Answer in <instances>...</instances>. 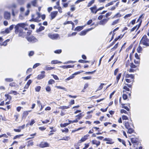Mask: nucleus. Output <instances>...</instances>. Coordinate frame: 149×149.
I'll use <instances>...</instances> for the list:
<instances>
[{"instance_id":"33","label":"nucleus","mask_w":149,"mask_h":149,"mask_svg":"<svg viewBox=\"0 0 149 149\" xmlns=\"http://www.w3.org/2000/svg\"><path fill=\"white\" fill-rule=\"evenodd\" d=\"M54 68V67H48V66H46L44 70H48L53 69Z\"/></svg>"},{"instance_id":"30","label":"nucleus","mask_w":149,"mask_h":149,"mask_svg":"<svg viewBox=\"0 0 149 149\" xmlns=\"http://www.w3.org/2000/svg\"><path fill=\"white\" fill-rule=\"evenodd\" d=\"M37 0H34L31 1V3L32 5L34 6H36L37 4Z\"/></svg>"},{"instance_id":"41","label":"nucleus","mask_w":149,"mask_h":149,"mask_svg":"<svg viewBox=\"0 0 149 149\" xmlns=\"http://www.w3.org/2000/svg\"><path fill=\"white\" fill-rule=\"evenodd\" d=\"M5 80L6 82H11L12 81H13V79L12 78H6L5 79Z\"/></svg>"},{"instance_id":"61","label":"nucleus","mask_w":149,"mask_h":149,"mask_svg":"<svg viewBox=\"0 0 149 149\" xmlns=\"http://www.w3.org/2000/svg\"><path fill=\"white\" fill-rule=\"evenodd\" d=\"M74 77V76H73V75H71V76L67 78L66 79V80L68 81L70 79H73Z\"/></svg>"},{"instance_id":"13","label":"nucleus","mask_w":149,"mask_h":149,"mask_svg":"<svg viewBox=\"0 0 149 149\" xmlns=\"http://www.w3.org/2000/svg\"><path fill=\"white\" fill-rule=\"evenodd\" d=\"M91 30V29H88L87 30H83L81 32L79 33V34L80 36H84L87 33L88 31H89Z\"/></svg>"},{"instance_id":"8","label":"nucleus","mask_w":149,"mask_h":149,"mask_svg":"<svg viewBox=\"0 0 149 149\" xmlns=\"http://www.w3.org/2000/svg\"><path fill=\"white\" fill-rule=\"evenodd\" d=\"M49 144L47 142H42L39 145L40 148H44L45 147H49Z\"/></svg>"},{"instance_id":"2","label":"nucleus","mask_w":149,"mask_h":149,"mask_svg":"<svg viewBox=\"0 0 149 149\" xmlns=\"http://www.w3.org/2000/svg\"><path fill=\"white\" fill-rule=\"evenodd\" d=\"M25 24L24 23H19L17 24L15 26V31L16 33H17L18 32L21 33L22 29L25 27Z\"/></svg>"},{"instance_id":"24","label":"nucleus","mask_w":149,"mask_h":149,"mask_svg":"<svg viewBox=\"0 0 149 149\" xmlns=\"http://www.w3.org/2000/svg\"><path fill=\"white\" fill-rule=\"evenodd\" d=\"M45 77V75L44 74H42L38 76L37 78L39 79H40L43 78Z\"/></svg>"},{"instance_id":"31","label":"nucleus","mask_w":149,"mask_h":149,"mask_svg":"<svg viewBox=\"0 0 149 149\" xmlns=\"http://www.w3.org/2000/svg\"><path fill=\"white\" fill-rule=\"evenodd\" d=\"M55 87L56 88H57L62 89L63 90H64L65 91H67V89L64 87H61V86H55Z\"/></svg>"},{"instance_id":"11","label":"nucleus","mask_w":149,"mask_h":149,"mask_svg":"<svg viewBox=\"0 0 149 149\" xmlns=\"http://www.w3.org/2000/svg\"><path fill=\"white\" fill-rule=\"evenodd\" d=\"M4 18L7 19H9L10 18V14L9 12L5 11L4 13Z\"/></svg>"},{"instance_id":"15","label":"nucleus","mask_w":149,"mask_h":149,"mask_svg":"<svg viewBox=\"0 0 149 149\" xmlns=\"http://www.w3.org/2000/svg\"><path fill=\"white\" fill-rule=\"evenodd\" d=\"M124 123L125 127L127 129H129L131 127V126H133V124H130L128 122H126V121H125Z\"/></svg>"},{"instance_id":"9","label":"nucleus","mask_w":149,"mask_h":149,"mask_svg":"<svg viewBox=\"0 0 149 149\" xmlns=\"http://www.w3.org/2000/svg\"><path fill=\"white\" fill-rule=\"evenodd\" d=\"M109 19V18H108L107 19H104L100 21L99 23V24L101 25H104L107 23Z\"/></svg>"},{"instance_id":"1","label":"nucleus","mask_w":149,"mask_h":149,"mask_svg":"<svg viewBox=\"0 0 149 149\" xmlns=\"http://www.w3.org/2000/svg\"><path fill=\"white\" fill-rule=\"evenodd\" d=\"M36 15L37 16V17L35 18L34 17V15H33L32 16V18L30 20V21H32L35 22H39L41 21L40 19V17H41L42 20H44L45 18V15L44 14L42 15H41L40 13L39 12H36Z\"/></svg>"},{"instance_id":"32","label":"nucleus","mask_w":149,"mask_h":149,"mask_svg":"<svg viewBox=\"0 0 149 149\" xmlns=\"http://www.w3.org/2000/svg\"><path fill=\"white\" fill-rule=\"evenodd\" d=\"M127 129L128 130L127 133L131 134L134 132V130L131 127Z\"/></svg>"},{"instance_id":"45","label":"nucleus","mask_w":149,"mask_h":149,"mask_svg":"<svg viewBox=\"0 0 149 149\" xmlns=\"http://www.w3.org/2000/svg\"><path fill=\"white\" fill-rule=\"evenodd\" d=\"M14 117L15 118V120L16 121H18V117L19 116V114H16L15 115Z\"/></svg>"},{"instance_id":"12","label":"nucleus","mask_w":149,"mask_h":149,"mask_svg":"<svg viewBox=\"0 0 149 149\" xmlns=\"http://www.w3.org/2000/svg\"><path fill=\"white\" fill-rule=\"evenodd\" d=\"M131 142L132 143H135L134 144V146L135 147V143L138 141V138L136 137H131Z\"/></svg>"},{"instance_id":"42","label":"nucleus","mask_w":149,"mask_h":149,"mask_svg":"<svg viewBox=\"0 0 149 149\" xmlns=\"http://www.w3.org/2000/svg\"><path fill=\"white\" fill-rule=\"evenodd\" d=\"M69 124V123H65L63 124H61L60 126L61 127H65Z\"/></svg>"},{"instance_id":"40","label":"nucleus","mask_w":149,"mask_h":149,"mask_svg":"<svg viewBox=\"0 0 149 149\" xmlns=\"http://www.w3.org/2000/svg\"><path fill=\"white\" fill-rule=\"evenodd\" d=\"M45 29L44 27L43 26H40L39 29L37 30V32H40V31H42V30H43Z\"/></svg>"},{"instance_id":"29","label":"nucleus","mask_w":149,"mask_h":149,"mask_svg":"<svg viewBox=\"0 0 149 149\" xmlns=\"http://www.w3.org/2000/svg\"><path fill=\"white\" fill-rule=\"evenodd\" d=\"M84 116V115L82 113H80L79 115L76 116V117H77V119L79 120L81 119Z\"/></svg>"},{"instance_id":"53","label":"nucleus","mask_w":149,"mask_h":149,"mask_svg":"<svg viewBox=\"0 0 149 149\" xmlns=\"http://www.w3.org/2000/svg\"><path fill=\"white\" fill-rule=\"evenodd\" d=\"M123 98L124 100H126L127 98V95L125 94H123Z\"/></svg>"},{"instance_id":"35","label":"nucleus","mask_w":149,"mask_h":149,"mask_svg":"<svg viewBox=\"0 0 149 149\" xmlns=\"http://www.w3.org/2000/svg\"><path fill=\"white\" fill-rule=\"evenodd\" d=\"M122 74L119 73L117 76L116 77V79L117 81V83L119 79H120L121 76Z\"/></svg>"},{"instance_id":"44","label":"nucleus","mask_w":149,"mask_h":149,"mask_svg":"<svg viewBox=\"0 0 149 149\" xmlns=\"http://www.w3.org/2000/svg\"><path fill=\"white\" fill-rule=\"evenodd\" d=\"M78 62L80 63H86L88 62V61H84L82 60H79Z\"/></svg>"},{"instance_id":"51","label":"nucleus","mask_w":149,"mask_h":149,"mask_svg":"<svg viewBox=\"0 0 149 149\" xmlns=\"http://www.w3.org/2000/svg\"><path fill=\"white\" fill-rule=\"evenodd\" d=\"M113 4V1H111L109 3L106 4L105 5V7H107Z\"/></svg>"},{"instance_id":"34","label":"nucleus","mask_w":149,"mask_h":149,"mask_svg":"<svg viewBox=\"0 0 149 149\" xmlns=\"http://www.w3.org/2000/svg\"><path fill=\"white\" fill-rule=\"evenodd\" d=\"M61 63V62H58L57 60L52 61L51 62V63L52 64H56L58 63Z\"/></svg>"},{"instance_id":"47","label":"nucleus","mask_w":149,"mask_h":149,"mask_svg":"<svg viewBox=\"0 0 149 149\" xmlns=\"http://www.w3.org/2000/svg\"><path fill=\"white\" fill-rule=\"evenodd\" d=\"M77 34V33L76 32H73V33H72L71 34H68V37H71V36H75Z\"/></svg>"},{"instance_id":"59","label":"nucleus","mask_w":149,"mask_h":149,"mask_svg":"<svg viewBox=\"0 0 149 149\" xmlns=\"http://www.w3.org/2000/svg\"><path fill=\"white\" fill-rule=\"evenodd\" d=\"M40 65V64L39 63H36V64L34 65L33 66V68H35L39 66Z\"/></svg>"},{"instance_id":"5","label":"nucleus","mask_w":149,"mask_h":149,"mask_svg":"<svg viewBox=\"0 0 149 149\" xmlns=\"http://www.w3.org/2000/svg\"><path fill=\"white\" fill-rule=\"evenodd\" d=\"M28 41L30 42H34L38 41V40L35 37L33 36H30L26 37Z\"/></svg>"},{"instance_id":"7","label":"nucleus","mask_w":149,"mask_h":149,"mask_svg":"<svg viewBox=\"0 0 149 149\" xmlns=\"http://www.w3.org/2000/svg\"><path fill=\"white\" fill-rule=\"evenodd\" d=\"M49 37L53 40H55L59 36L58 34H49L48 35Z\"/></svg>"},{"instance_id":"62","label":"nucleus","mask_w":149,"mask_h":149,"mask_svg":"<svg viewBox=\"0 0 149 149\" xmlns=\"http://www.w3.org/2000/svg\"><path fill=\"white\" fill-rule=\"evenodd\" d=\"M52 76H53V77L56 80H58L59 78L56 75L54 74H52Z\"/></svg>"},{"instance_id":"6","label":"nucleus","mask_w":149,"mask_h":149,"mask_svg":"<svg viewBox=\"0 0 149 149\" xmlns=\"http://www.w3.org/2000/svg\"><path fill=\"white\" fill-rule=\"evenodd\" d=\"M58 13L57 11H54L51 12L49 15L50 19L52 20L54 19L57 16Z\"/></svg>"},{"instance_id":"28","label":"nucleus","mask_w":149,"mask_h":149,"mask_svg":"<svg viewBox=\"0 0 149 149\" xmlns=\"http://www.w3.org/2000/svg\"><path fill=\"white\" fill-rule=\"evenodd\" d=\"M119 19H117L114 21L112 23L111 25H115L119 22Z\"/></svg>"},{"instance_id":"18","label":"nucleus","mask_w":149,"mask_h":149,"mask_svg":"<svg viewBox=\"0 0 149 149\" xmlns=\"http://www.w3.org/2000/svg\"><path fill=\"white\" fill-rule=\"evenodd\" d=\"M61 67L64 68H68L74 67V65H63Z\"/></svg>"},{"instance_id":"60","label":"nucleus","mask_w":149,"mask_h":149,"mask_svg":"<svg viewBox=\"0 0 149 149\" xmlns=\"http://www.w3.org/2000/svg\"><path fill=\"white\" fill-rule=\"evenodd\" d=\"M104 8V7H102L99 8L97 10H96L95 12V14H96L97 12L99 10H101Z\"/></svg>"},{"instance_id":"19","label":"nucleus","mask_w":149,"mask_h":149,"mask_svg":"<svg viewBox=\"0 0 149 149\" xmlns=\"http://www.w3.org/2000/svg\"><path fill=\"white\" fill-rule=\"evenodd\" d=\"M89 136V135L88 134H87L86 135H85L83 137H82L81 140H80V141H81V142H83L85 141H86L87 139V138Z\"/></svg>"},{"instance_id":"23","label":"nucleus","mask_w":149,"mask_h":149,"mask_svg":"<svg viewBox=\"0 0 149 149\" xmlns=\"http://www.w3.org/2000/svg\"><path fill=\"white\" fill-rule=\"evenodd\" d=\"M70 139V138L69 136H65L63 137L62 138L60 139L59 140H64L65 141H68Z\"/></svg>"},{"instance_id":"20","label":"nucleus","mask_w":149,"mask_h":149,"mask_svg":"<svg viewBox=\"0 0 149 149\" xmlns=\"http://www.w3.org/2000/svg\"><path fill=\"white\" fill-rule=\"evenodd\" d=\"M91 12L93 13H95L96 10H97L96 6H94L93 7L90 8Z\"/></svg>"},{"instance_id":"39","label":"nucleus","mask_w":149,"mask_h":149,"mask_svg":"<svg viewBox=\"0 0 149 149\" xmlns=\"http://www.w3.org/2000/svg\"><path fill=\"white\" fill-rule=\"evenodd\" d=\"M94 2V0H92L88 4L87 6L89 7Z\"/></svg>"},{"instance_id":"54","label":"nucleus","mask_w":149,"mask_h":149,"mask_svg":"<svg viewBox=\"0 0 149 149\" xmlns=\"http://www.w3.org/2000/svg\"><path fill=\"white\" fill-rule=\"evenodd\" d=\"M72 22H73L72 21H68L64 22L63 24L64 25H65L68 24H71L72 23Z\"/></svg>"},{"instance_id":"36","label":"nucleus","mask_w":149,"mask_h":149,"mask_svg":"<svg viewBox=\"0 0 149 149\" xmlns=\"http://www.w3.org/2000/svg\"><path fill=\"white\" fill-rule=\"evenodd\" d=\"M10 30L9 28H6L4 31H2L3 33H8L10 32Z\"/></svg>"},{"instance_id":"46","label":"nucleus","mask_w":149,"mask_h":149,"mask_svg":"<svg viewBox=\"0 0 149 149\" xmlns=\"http://www.w3.org/2000/svg\"><path fill=\"white\" fill-rule=\"evenodd\" d=\"M104 85V84H101L99 87L98 88V90H100L102 89L103 88V86Z\"/></svg>"},{"instance_id":"58","label":"nucleus","mask_w":149,"mask_h":149,"mask_svg":"<svg viewBox=\"0 0 149 149\" xmlns=\"http://www.w3.org/2000/svg\"><path fill=\"white\" fill-rule=\"evenodd\" d=\"M30 12V10H29V9H28L26 10V12H25V15L26 16H27L29 15V13Z\"/></svg>"},{"instance_id":"4","label":"nucleus","mask_w":149,"mask_h":149,"mask_svg":"<svg viewBox=\"0 0 149 149\" xmlns=\"http://www.w3.org/2000/svg\"><path fill=\"white\" fill-rule=\"evenodd\" d=\"M125 77L127 79H125L126 81L128 83H133L134 81V76L133 74H127L125 76Z\"/></svg>"},{"instance_id":"64","label":"nucleus","mask_w":149,"mask_h":149,"mask_svg":"<svg viewBox=\"0 0 149 149\" xmlns=\"http://www.w3.org/2000/svg\"><path fill=\"white\" fill-rule=\"evenodd\" d=\"M61 52V49L57 50L55 51L54 52L57 54H60Z\"/></svg>"},{"instance_id":"14","label":"nucleus","mask_w":149,"mask_h":149,"mask_svg":"<svg viewBox=\"0 0 149 149\" xmlns=\"http://www.w3.org/2000/svg\"><path fill=\"white\" fill-rule=\"evenodd\" d=\"M141 24V21H140V23H139V24L138 25H137L136 26H134L133 28H132L130 30L131 32H132L134 31L135 29H136V30H138Z\"/></svg>"},{"instance_id":"55","label":"nucleus","mask_w":149,"mask_h":149,"mask_svg":"<svg viewBox=\"0 0 149 149\" xmlns=\"http://www.w3.org/2000/svg\"><path fill=\"white\" fill-rule=\"evenodd\" d=\"M46 90L47 92L50 91L51 90V89L50 87L49 86H47L46 88Z\"/></svg>"},{"instance_id":"25","label":"nucleus","mask_w":149,"mask_h":149,"mask_svg":"<svg viewBox=\"0 0 149 149\" xmlns=\"http://www.w3.org/2000/svg\"><path fill=\"white\" fill-rule=\"evenodd\" d=\"M28 147L32 146L33 144V142L32 141H29L27 142Z\"/></svg>"},{"instance_id":"48","label":"nucleus","mask_w":149,"mask_h":149,"mask_svg":"<svg viewBox=\"0 0 149 149\" xmlns=\"http://www.w3.org/2000/svg\"><path fill=\"white\" fill-rule=\"evenodd\" d=\"M34 53L33 51H31L29 52L28 55L29 56H32L34 54Z\"/></svg>"},{"instance_id":"3","label":"nucleus","mask_w":149,"mask_h":149,"mask_svg":"<svg viewBox=\"0 0 149 149\" xmlns=\"http://www.w3.org/2000/svg\"><path fill=\"white\" fill-rule=\"evenodd\" d=\"M140 44H142L146 46H149V40L147 38L146 36H143L140 41Z\"/></svg>"},{"instance_id":"38","label":"nucleus","mask_w":149,"mask_h":149,"mask_svg":"<svg viewBox=\"0 0 149 149\" xmlns=\"http://www.w3.org/2000/svg\"><path fill=\"white\" fill-rule=\"evenodd\" d=\"M55 81L53 79H50L48 81V84H52L55 83Z\"/></svg>"},{"instance_id":"22","label":"nucleus","mask_w":149,"mask_h":149,"mask_svg":"<svg viewBox=\"0 0 149 149\" xmlns=\"http://www.w3.org/2000/svg\"><path fill=\"white\" fill-rule=\"evenodd\" d=\"M70 105H69V106H63L60 107H59V109H62L63 110L65 109H68L70 108Z\"/></svg>"},{"instance_id":"52","label":"nucleus","mask_w":149,"mask_h":149,"mask_svg":"<svg viewBox=\"0 0 149 149\" xmlns=\"http://www.w3.org/2000/svg\"><path fill=\"white\" fill-rule=\"evenodd\" d=\"M132 14L131 13L127 15H126L124 17V18L125 19H126L129 17H130L132 15Z\"/></svg>"},{"instance_id":"17","label":"nucleus","mask_w":149,"mask_h":149,"mask_svg":"<svg viewBox=\"0 0 149 149\" xmlns=\"http://www.w3.org/2000/svg\"><path fill=\"white\" fill-rule=\"evenodd\" d=\"M18 11L16 9H12V15L14 17L16 14H17L18 13Z\"/></svg>"},{"instance_id":"43","label":"nucleus","mask_w":149,"mask_h":149,"mask_svg":"<svg viewBox=\"0 0 149 149\" xmlns=\"http://www.w3.org/2000/svg\"><path fill=\"white\" fill-rule=\"evenodd\" d=\"M41 87L40 86H37L35 88V91L36 92H39L40 90Z\"/></svg>"},{"instance_id":"26","label":"nucleus","mask_w":149,"mask_h":149,"mask_svg":"<svg viewBox=\"0 0 149 149\" xmlns=\"http://www.w3.org/2000/svg\"><path fill=\"white\" fill-rule=\"evenodd\" d=\"M25 1V0H17V2L20 5L23 4Z\"/></svg>"},{"instance_id":"50","label":"nucleus","mask_w":149,"mask_h":149,"mask_svg":"<svg viewBox=\"0 0 149 149\" xmlns=\"http://www.w3.org/2000/svg\"><path fill=\"white\" fill-rule=\"evenodd\" d=\"M142 49L141 47L139 45L137 49V51L138 52L140 53Z\"/></svg>"},{"instance_id":"49","label":"nucleus","mask_w":149,"mask_h":149,"mask_svg":"<svg viewBox=\"0 0 149 149\" xmlns=\"http://www.w3.org/2000/svg\"><path fill=\"white\" fill-rule=\"evenodd\" d=\"M112 13L111 12H108L105 15V17H107L109 16H110L111 14H112Z\"/></svg>"},{"instance_id":"57","label":"nucleus","mask_w":149,"mask_h":149,"mask_svg":"<svg viewBox=\"0 0 149 149\" xmlns=\"http://www.w3.org/2000/svg\"><path fill=\"white\" fill-rule=\"evenodd\" d=\"M23 135V134L17 135L15 136L13 138V139H15L17 138H19L21 136Z\"/></svg>"},{"instance_id":"10","label":"nucleus","mask_w":149,"mask_h":149,"mask_svg":"<svg viewBox=\"0 0 149 149\" xmlns=\"http://www.w3.org/2000/svg\"><path fill=\"white\" fill-rule=\"evenodd\" d=\"M103 141H107L106 143L107 144H112L114 143V141H113L112 139L110 138H105L104 139Z\"/></svg>"},{"instance_id":"21","label":"nucleus","mask_w":149,"mask_h":149,"mask_svg":"<svg viewBox=\"0 0 149 149\" xmlns=\"http://www.w3.org/2000/svg\"><path fill=\"white\" fill-rule=\"evenodd\" d=\"M83 26H78L74 30L80 31L83 29Z\"/></svg>"},{"instance_id":"56","label":"nucleus","mask_w":149,"mask_h":149,"mask_svg":"<svg viewBox=\"0 0 149 149\" xmlns=\"http://www.w3.org/2000/svg\"><path fill=\"white\" fill-rule=\"evenodd\" d=\"M130 66L131 68H135L136 67V66L134 65L133 63H130Z\"/></svg>"},{"instance_id":"16","label":"nucleus","mask_w":149,"mask_h":149,"mask_svg":"<svg viewBox=\"0 0 149 149\" xmlns=\"http://www.w3.org/2000/svg\"><path fill=\"white\" fill-rule=\"evenodd\" d=\"M92 143L93 144L95 145L97 147L99 146L100 143V142L99 141L93 140L92 141Z\"/></svg>"},{"instance_id":"63","label":"nucleus","mask_w":149,"mask_h":149,"mask_svg":"<svg viewBox=\"0 0 149 149\" xmlns=\"http://www.w3.org/2000/svg\"><path fill=\"white\" fill-rule=\"evenodd\" d=\"M122 119L123 120H128V117L126 116H123L122 117Z\"/></svg>"},{"instance_id":"27","label":"nucleus","mask_w":149,"mask_h":149,"mask_svg":"<svg viewBox=\"0 0 149 149\" xmlns=\"http://www.w3.org/2000/svg\"><path fill=\"white\" fill-rule=\"evenodd\" d=\"M121 16V15L119 13H118L115 15L112 18V19H114L118 17H120Z\"/></svg>"},{"instance_id":"37","label":"nucleus","mask_w":149,"mask_h":149,"mask_svg":"<svg viewBox=\"0 0 149 149\" xmlns=\"http://www.w3.org/2000/svg\"><path fill=\"white\" fill-rule=\"evenodd\" d=\"M121 105H122V107L123 108H124L126 109L127 111H129V109L128 107L127 106H125V104H121Z\"/></svg>"}]
</instances>
